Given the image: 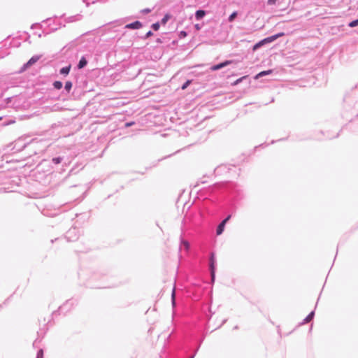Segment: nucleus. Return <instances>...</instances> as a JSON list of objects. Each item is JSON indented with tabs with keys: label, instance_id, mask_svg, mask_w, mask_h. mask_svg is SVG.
<instances>
[{
	"label": "nucleus",
	"instance_id": "f8f14e48",
	"mask_svg": "<svg viewBox=\"0 0 358 358\" xmlns=\"http://www.w3.org/2000/svg\"><path fill=\"white\" fill-rule=\"evenodd\" d=\"M52 163L54 164L55 165H58L62 163H63L66 166L67 165L66 160L64 162V157L60 156L53 157L52 159Z\"/></svg>",
	"mask_w": 358,
	"mask_h": 358
},
{
	"label": "nucleus",
	"instance_id": "f257e3e1",
	"mask_svg": "<svg viewBox=\"0 0 358 358\" xmlns=\"http://www.w3.org/2000/svg\"><path fill=\"white\" fill-rule=\"evenodd\" d=\"M222 188L234 200H238L243 197V189L236 183L226 182L222 185Z\"/></svg>",
	"mask_w": 358,
	"mask_h": 358
},
{
	"label": "nucleus",
	"instance_id": "4468645a",
	"mask_svg": "<svg viewBox=\"0 0 358 358\" xmlns=\"http://www.w3.org/2000/svg\"><path fill=\"white\" fill-rule=\"evenodd\" d=\"M206 11L202 9L197 10L195 13V18L196 20H200L204 17Z\"/></svg>",
	"mask_w": 358,
	"mask_h": 358
},
{
	"label": "nucleus",
	"instance_id": "6ab92c4d",
	"mask_svg": "<svg viewBox=\"0 0 358 358\" xmlns=\"http://www.w3.org/2000/svg\"><path fill=\"white\" fill-rule=\"evenodd\" d=\"M171 303L173 308L176 306V289L173 287L171 293Z\"/></svg>",
	"mask_w": 358,
	"mask_h": 358
},
{
	"label": "nucleus",
	"instance_id": "5701e85b",
	"mask_svg": "<svg viewBox=\"0 0 358 358\" xmlns=\"http://www.w3.org/2000/svg\"><path fill=\"white\" fill-rule=\"evenodd\" d=\"M238 16V12L237 11H234L228 17V21L229 22H232L235 19L236 17Z\"/></svg>",
	"mask_w": 358,
	"mask_h": 358
},
{
	"label": "nucleus",
	"instance_id": "423d86ee",
	"mask_svg": "<svg viewBox=\"0 0 358 358\" xmlns=\"http://www.w3.org/2000/svg\"><path fill=\"white\" fill-rule=\"evenodd\" d=\"M231 215H227L217 227L216 229V234L217 236L221 235L225 228L226 224L229 222V220L231 219Z\"/></svg>",
	"mask_w": 358,
	"mask_h": 358
},
{
	"label": "nucleus",
	"instance_id": "c03bdc74",
	"mask_svg": "<svg viewBox=\"0 0 358 358\" xmlns=\"http://www.w3.org/2000/svg\"><path fill=\"white\" fill-rule=\"evenodd\" d=\"M116 23H118L120 25H121L122 24L120 23V22L119 21H116L115 22H114V24H116Z\"/></svg>",
	"mask_w": 358,
	"mask_h": 358
},
{
	"label": "nucleus",
	"instance_id": "e433bc0d",
	"mask_svg": "<svg viewBox=\"0 0 358 358\" xmlns=\"http://www.w3.org/2000/svg\"><path fill=\"white\" fill-rule=\"evenodd\" d=\"M135 124L134 122H128L125 123V127H130Z\"/></svg>",
	"mask_w": 358,
	"mask_h": 358
},
{
	"label": "nucleus",
	"instance_id": "b1692460",
	"mask_svg": "<svg viewBox=\"0 0 358 358\" xmlns=\"http://www.w3.org/2000/svg\"><path fill=\"white\" fill-rule=\"evenodd\" d=\"M263 45H264V43L262 41V40H261L260 41H259L258 43H255L253 45L252 50H253V51H255V50H258L259 48H260Z\"/></svg>",
	"mask_w": 358,
	"mask_h": 358
},
{
	"label": "nucleus",
	"instance_id": "de8ad7c7",
	"mask_svg": "<svg viewBox=\"0 0 358 358\" xmlns=\"http://www.w3.org/2000/svg\"><path fill=\"white\" fill-rule=\"evenodd\" d=\"M189 358H192V357H189Z\"/></svg>",
	"mask_w": 358,
	"mask_h": 358
},
{
	"label": "nucleus",
	"instance_id": "ddd939ff",
	"mask_svg": "<svg viewBox=\"0 0 358 358\" xmlns=\"http://www.w3.org/2000/svg\"><path fill=\"white\" fill-rule=\"evenodd\" d=\"M87 63H88V61L86 59L85 56H83L77 64V69H82L85 68L87 66Z\"/></svg>",
	"mask_w": 358,
	"mask_h": 358
},
{
	"label": "nucleus",
	"instance_id": "f3484780",
	"mask_svg": "<svg viewBox=\"0 0 358 358\" xmlns=\"http://www.w3.org/2000/svg\"><path fill=\"white\" fill-rule=\"evenodd\" d=\"M80 19H81V15H73V16H71V17H67L65 20V22H67V23H70V22H73L80 20Z\"/></svg>",
	"mask_w": 358,
	"mask_h": 358
},
{
	"label": "nucleus",
	"instance_id": "c9c22d12",
	"mask_svg": "<svg viewBox=\"0 0 358 358\" xmlns=\"http://www.w3.org/2000/svg\"><path fill=\"white\" fill-rule=\"evenodd\" d=\"M199 347H200V344L199 345V346L196 348V349L194 351L193 354L189 357L194 358L196 354L197 353V352L199 350Z\"/></svg>",
	"mask_w": 358,
	"mask_h": 358
},
{
	"label": "nucleus",
	"instance_id": "dca6fc26",
	"mask_svg": "<svg viewBox=\"0 0 358 358\" xmlns=\"http://www.w3.org/2000/svg\"><path fill=\"white\" fill-rule=\"evenodd\" d=\"M71 68V64H69V65H68L66 66L62 67L59 70V73L61 75H63V76H67L69 73Z\"/></svg>",
	"mask_w": 358,
	"mask_h": 358
},
{
	"label": "nucleus",
	"instance_id": "39448f33",
	"mask_svg": "<svg viewBox=\"0 0 358 358\" xmlns=\"http://www.w3.org/2000/svg\"><path fill=\"white\" fill-rule=\"evenodd\" d=\"M80 236V231L76 227L71 228L66 234V238L68 241H75Z\"/></svg>",
	"mask_w": 358,
	"mask_h": 358
},
{
	"label": "nucleus",
	"instance_id": "c756f323",
	"mask_svg": "<svg viewBox=\"0 0 358 358\" xmlns=\"http://www.w3.org/2000/svg\"><path fill=\"white\" fill-rule=\"evenodd\" d=\"M36 358H43V349H40L38 350L36 354Z\"/></svg>",
	"mask_w": 358,
	"mask_h": 358
},
{
	"label": "nucleus",
	"instance_id": "4be33fe9",
	"mask_svg": "<svg viewBox=\"0 0 358 358\" xmlns=\"http://www.w3.org/2000/svg\"><path fill=\"white\" fill-rule=\"evenodd\" d=\"M73 84L71 81H66L64 85V90L69 93L71 90Z\"/></svg>",
	"mask_w": 358,
	"mask_h": 358
},
{
	"label": "nucleus",
	"instance_id": "79ce46f5",
	"mask_svg": "<svg viewBox=\"0 0 358 358\" xmlns=\"http://www.w3.org/2000/svg\"><path fill=\"white\" fill-rule=\"evenodd\" d=\"M157 43H162V40L160 38H157Z\"/></svg>",
	"mask_w": 358,
	"mask_h": 358
},
{
	"label": "nucleus",
	"instance_id": "7ed1b4c3",
	"mask_svg": "<svg viewBox=\"0 0 358 358\" xmlns=\"http://www.w3.org/2000/svg\"><path fill=\"white\" fill-rule=\"evenodd\" d=\"M208 267L211 278V282L213 283L215 280V271H216V259L215 255L213 252L210 253L208 259Z\"/></svg>",
	"mask_w": 358,
	"mask_h": 358
},
{
	"label": "nucleus",
	"instance_id": "2f4dec72",
	"mask_svg": "<svg viewBox=\"0 0 358 358\" xmlns=\"http://www.w3.org/2000/svg\"><path fill=\"white\" fill-rule=\"evenodd\" d=\"M179 38L181 39V38H185L187 36V33L185 31H181L180 33H179Z\"/></svg>",
	"mask_w": 358,
	"mask_h": 358
},
{
	"label": "nucleus",
	"instance_id": "ea45409f",
	"mask_svg": "<svg viewBox=\"0 0 358 358\" xmlns=\"http://www.w3.org/2000/svg\"><path fill=\"white\" fill-rule=\"evenodd\" d=\"M277 0H268V5H273L276 3Z\"/></svg>",
	"mask_w": 358,
	"mask_h": 358
},
{
	"label": "nucleus",
	"instance_id": "9b49d317",
	"mask_svg": "<svg viewBox=\"0 0 358 358\" xmlns=\"http://www.w3.org/2000/svg\"><path fill=\"white\" fill-rule=\"evenodd\" d=\"M143 27L142 23L140 21H135L134 22L127 24L124 26L125 29H138Z\"/></svg>",
	"mask_w": 358,
	"mask_h": 358
},
{
	"label": "nucleus",
	"instance_id": "a211bd4d",
	"mask_svg": "<svg viewBox=\"0 0 358 358\" xmlns=\"http://www.w3.org/2000/svg\"><path fill=\"white\" fill-rule=\"evenodd\" d=\"M182 245L185 248V249L186 250H189V247H190L189 243L187 241H186V240L183 239V238H182V236H181V237H180V247H181Z\"/></svg>",
	"mask_w": 358,
	"mask_h": 358
},
{
	"label": "nucleus",
	"instance_id": "cd10ccee",
	"mask_svg": "<svg viewBox=\"0 0 358 358\" xmlns=\"http://www.w3.org/2000/svg\"><path fill=\"white\" fill-rule=\"evenodd\" d=\"M348 26L350 27H355L358 26V18L357 20L351 21L349 23Z\"/></svg>",
	"mask_w": 358,
	"mask_h": 358
},
{
	"label": "nucleus",
	"instance_id": "c85d7f7f",
	"mask_svg": "<svg viewBox=\"0 0 358 358\" xmlns=\"http://www.w3.org/2000/svg\"><path fill=\"white\" fill-rule=\"evenodd\" d=\"M160 27V24L159 22H155L152 24V29L155 31H157Z\"/></svg>",
	"mask_w": 358,
	"mask_h": 358
},
{
	"label": "nucleus",
	"instance_id": "4c0bfd02",
	"mask_svg": "<svg viewBox=\"0 0 358 358\" xmlns=\"http://www.w3.org/2000/svg\"><path fill=\"white\" fill-rule=\"evenodd\" d=\"M202 26H203V24H196L194 25V27H195V29H196L197 31H199V30H200V29H201Z\"/></svg>",
	"mask_w": 358,
	"mask_h": 358
},
{
	"label": "nucleus",
	"instance_id": "20e7f679",
	"mask_svg": "<svg viewBox=\"0 0 358 358\" xmlns=\"http://www.w3.org/2000/svg\"><path fill=\"white\" fill-rule=\"evenodd\" d=\"M75 305L73 300H68L63 305L59 307L58 310L54 311L52 315L54 316L57 315L64 314L65 315L68 311H69Z\"/></svg>",
	"mask_w": 358,
	"mask_h": 358
},
{
	"label": "nucleus",
	"instance_id": "bb28decb",
	"mask_svg": "<svg viewBox=\"0 0 358 358\" xmlns=\"http://www.w3.org/2000/svg\"><path fill=\"white\" fill-rule=\"evenodd\" d=\"M225 169H226V166L225 165H221V166H217L215 169V172L217 173H220L222 170H224Z\"/></svg>",
	"mask_w": 358,
	"mask_h": 358
},
{
	"label": "nucleus",
	"instance_id": "aec40b11",
	"mask_svg": "<svg viewBox=\"0 0 358 358\" xmlns=\"http://www.w3.org/2000/svg\"><path fill=\"white\" fill-rule=\"evenodd\" d=\"M272 70H266V71H261L260 73H259L257 76V78H260V77H263L264 76H266V75H269L272 73Z\"/></svg>",
	"mask_w": 358,
	"mask_h": 358
},
{
	"label": "nucleus",
	"instance_id": "412c9836",
	"mask_svg": "<svg viewBox=\"0 0 358 358\" xmlns=\"http://www.w3.org/2000/svg\"><path fill=\"white\" fill-rule=\"evenodd\" d=\"M53 87L56 90H60L62 89V86H63V84L61 81H59V80H56L52 84Z\"/></svg>",
	"mask_w": 358,
	"mask_h": 358
},
{
	"label": "nucleus",
	"instance_id": "9d476101",
	"mask_svg": "<svg viewBox=\"0 0 358 358\" xmlns=\"http://www.w3.org/2000/svg\"><path fill=\"white\" fill-rule=\"evenodd\" d=\"M41 55H34L28 60V62L26 64H24V69L30 67L31 66L34 64L36 62H38L41 59Z\"/></svg>",
	"mask_w": 358,
	"mask_h": 358
},
{
	"label": "nucleus",
	"instance_id": "f03ea898",
	"mask_svg": "<svg viewBox=\"0 0 358 358\" xmlns=\"http://www.w3.org/2000/svg\"><path fill=\"white\" fill-rule=\"evenodd\" d=\"M26 137H20L18 138L17 140H15L13 143V150H15V152H20L25 149L27 147L29 146H33L35 147V145H38V142L34 143L33 140L30 141H26ZM38 152L36 150L35 148H34L32 150V153H29L27 157H30L32 155H37Z\"/></svg>",
	"mask_w": 358,
	"mask_h": 358
},
{
	"label": "nucleus",
	"instance_id": "37998d69",
	"mask_svg": "<svg viewBox=\"0 0 358 358\" xmlns=\"http://www.w3.org/2000/svg\"><path fill=\"white\" fill-rule=\"evenodd\" d=\"M241 80H242V78L238 79L236 83H240L241 81Z\"/></svg>",
	"mask_w": 358,
	"mask_h": 358
},
{
	"label": "nucleus",
	"instance_id": "f704fd0d",
	"mask_svg": "<svg viewBox=\"0 0 358 358\" xmlns=\"http://www.w3.org/2000/svg\"><path fill=\"white\" fill-rule=\"evenodd\" d=\"M152 35H153L152 31L150 30V31H148L145 34L144 38H145V39H146V38H148L149 37H150V36H152Z\"/></svg>",
	"mask_w": 358,
	"mask_h": 358
},
{
	"label": "nucleus",
	"instance_id": "1a4fd4ad",
	"mask_svg": "<svg viewBox=\"0 0 358 358\" xmlns=\"http://www.w3.org/2000/svg\"><path fill=\"white\" fill-rule=\"evenodd\" d=\"M285 34L283 32H280L278 34H276L275 35L266 37L264 39H262V41L264 42V45L270 43L278 39V38L284 36Z\"/></svg>",
	"mask_w": 358,
	"mask_h": 358
},
{
	"label": "nucleus",
	"instance_id": "a18cd8bd",
	"mask_svg": "<svg viewBox=\"0 0 358 358\" xmlns=\"http://www.w3.org/2000/svg\"><path fill=\"white\" fill-rule=\"evenodd\" d=\"M35 34H37V33H35ZM38 37H41V34H38Z\"/></svg>",
	"mask_w": 358,
	"mask_h": 358
},
{
	"label": "nucleus",
	"instance_id": "7c9ffc66",
	"mask_svg": "<svg viewBox=\"0 0 358 358\" xmlns=\"http://www.w3.org/2000/svg\"><path fill=\"white\" fill-rule=\"evenodd\" d=\"M190 83H191V80H187L186 82H185L182 84V85L181 87L182 90H185L189 85Z\"/></svg>",
	"mask_w": 358,
	"mask_h": 358
},
{
	"label": "nucleus",
	"instance_id": "72a5a7b5",
	"mask_svg": "<svg viewBox=\"0 0 358 358\" xmlns=\"http://www.w3.org/2000/svg\"><path fill=\"white\" fill-rule=\"evenodd\" d=\"M41 27H42V24H41L39 23L33 24L31 27V28L32 29H36V28H41Z\"/></svg>",
	"mask_w": 358,
	"mask_h": 358
},
{
	"label": "nucleus",
	"instance_id": "2eb2a0df",
	"mask_svg": "<svg viewBox=\"0 0 358 358\" xmlns=\"http://www.w3.org/2000/svg\"><path fill=\"white\" fill-rule=\"evenodd\" d=\"M314 316H315V311L313 310L303 320V322H301V324H305L310 322L313 319Z\"/></svg>",
	"mask_w": 358,
	"mask_h": 358
},
{
	"label": "nucleus",
	"instance_id": "0eeeda50",
	"mask_svg": "<svg viewBox=\"0 0 358 358\" xmlns=\"http://www.w3.org/2000/svg\"><path fill=\"white\" fill-rule=\"evenodd\" d=\"M42 22L46 24L47 27H50L51 31H57L61 27V24H58V25L52 27L53 23L55 24V20L52 18H48L45 20H43Z\"/></svg>",
	"mask_w": 358,
	"mask_h": 358
},
{
	"label": "nucleus",
	"instance_id": "a878e982",
	"mask_svg": "<svg viewBox=\"0 0 358 358\" xmlns=\"http://www.w3.org/2000/svg\"><path fill=\"white\" fill-rule=\"evenodd\" d=\"M170 18V15L166 14L161 20L162 24H165Z\"/></svg>",
	"mask_w": 358,
	"mask_h": 358
},
{
	"label": "nucleus",
	"instance_id": "58836bf2",
	"mask_svg": "<svg viewBox=\"0 0 358 358\" xmlns=\"http://www.w3.org/2000/svg\"><path fill=\"white\" fill-rule=\"evenodd\" d=\"M344 101L347 103H350V97L349 96H345Z\"/></svg>",
	"mask_w": 358,
	"mask_h": 358
},
{
	"label": "nucleus",
	"instance_id": "393cba45",
	"mask_svg": "<svg viewBox=\"0 0 358 358\" xmlns=\"http://www.w3.org/2000/svg\"><path fill=\"white\" fill-rule=\"evenodd\" d=\"M90 0H83V2L86 3V6H88L90 5ZM106 0H91L92 3H94L95 2H105Z\"/></svg>",
	"mask_w": 358,
	"mask_h": 358
},
{
	"label": "nucleus",
	"instance_id": "49530a36",
	"mask_svg": "<svg viewBox=\"0 0 358 358\" xmlns=\"http://www.w3.org/2000/svg\"><path fill=\"white\" fill-rule=\"evenodd\" d=\"M234 329H238V326L234 327Z\"/></svg>",
	"mask_w": 358,
	"mask_h": 358
},
{
	"label": "nucleus",
	"instance_id": "6e6552de",
	"mask_svg": "<svg viewBox=\"0 0 358 358\" xmlns=\"http://www.w3.org/2000/svg\"><path fill=\"white\" fill-rule=\"evenodd\" d=\"M231 63H232V62L230 60H225V61L220 62L217 64L213 65L210 67V70L213 71H218L222 68L227 66L228 65H229Z\"/></svg>",
	"mask_w": 358,
	"mask_h": 358
},
{
	"label": "nucleus",
	"instance_id": "a19ab883",
	"mask_svg": "<svg viewBox=\"0 0 358 358\" xmlns=\"http://www.w3.org/2000/svg\"><path fill=\"white\" fill-rule=\"evenodd\" d=\"M37 343V339L34 341V342L33 343V346L35 347L36 346V344Z\"/></svg>",
	"mask_w": 358,
	"mask_h": 358
},
{
	"label": "nucleus",
	"instance_id": "473e14b6",
	"mask_svg": "<svg viewBox=\"0 0 358 358\" xmlns=\"http://www.w3.org/2000/svg\"><path fill=\"white\" fill-rule=\"evenodd\" d=\"M151 11H152V9H150V8H145V9L141 10L140 12L141 14L145 15V14L150 13Z\"/></svg>",
	"mask_w": 358,
	"mask_h": 358
}]
</instances>
